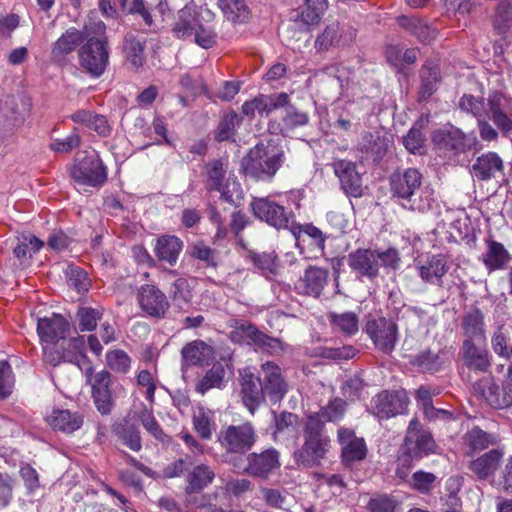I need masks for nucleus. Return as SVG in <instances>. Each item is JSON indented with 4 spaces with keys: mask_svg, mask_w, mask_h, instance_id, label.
<instances>
[{
    "mask_svg": "<svg viewBox=\"0 0 512 512\" xmlns=\"http://www.w3.org/2000/svg\"><path fill=\"white\" fill-rule=\"evenodd\" d=\"M79 368L84 371L86 382L91 387L97 410L103 415L109 414L114 406L111 374L107 370L94 372L88 360Z\"/></svg>",
    "mask_w": 512,
    "mask_h": 512,
    "instance_id": "6e6552de",
    "label": "nucleus"
},
{
    "mask_svg": "<svg viewBox=\"0 0 512 512\" xmlns=\"http://www.w3.org/2000/svg\"><path fill=\"white\" fill-rule=\"evenodd\" d=\"M348 265L361 277L369 279L377 277L380 267L377 250L357 249L348 255Z\"/></svg>",
    "mask_w": 512,
    "mask_h": 512,
    "instance_id": "4be33fe9",
    "label": "nucleus"
},
{
    "mask_svg": "<svg viewBox=\"0 0 512 512\" xmlns=\"http://www.w3.org/2000/svg\"><path fill=\"white\" fill-rule=\"evenodd\" d=\"M432 140L439 149L452 151L455 154L464 153L476 144V138L473 135H466L456 127L437 130Z\"/></svg>",
    "mask_w": 512,
    "mask_h": 512,
    "instance_id": "dca6fc26",
    "label": "nucleus"
},
{
    "mask_svg": "<svg viewBox=\"0 0 512 512\" xmlns=\"http://www.w3.org/2000/svg\"><path fill=\"white\" fill-rule=\"evenodd\" d=\"M140 308L149 316L154 318H163L169 302L166 295L154 285H143L137 295Z\"/></svg>",
    "mask_w": 512,
    "mask_h": 512,
    "instance_id": "a211bd4d",
    "label": "nucleus"
},
{
    "mask_svg": "<svg viewBox=\"0 0 512 512\" xmlns=\"http://www.w3.org/2000/svg\"><path fill=\"white\" fill-rule=\"evenodd\" d=\"M225 369L222 365H214L196 384L195 390L204 395L213 388L221 389L224 386Z\"/></svg>",
    "mask_w": 512,
    "mask_h": 512,
    "instance_id": "49530a36",
    "label": "nucleus"
},
{
    "mask_svg": "<svg viewBox=\"0 0 512 512\" xmlns=\"http://www.w3.org/2000/svg\"><path fill=\"white\" fill-rule=\"evenodd\" d=\"M329 442L323 429V421L318 416H308L304 429V444L294 453L296 463L306 468L319 465L327 452Z\"/></svg>",
    "mask_w": 512,
    "mask_h": 512,
    "instance_id": "39448f33",
    "label": "nucleus"
},
{
    "mask_svg": "<svg viewBox=\"0 0 512 512\" xmlns=\"http://www.w3.org/2000/svg\"><path fill=\"white\" fill-rule=\"evenodd\" d=\"M262 369L264 394H267L273 402L280 401L287 392V385L281 376L280 368L273 362H266L262 365Z\"/></svg>",
    "mask_w": 512,
    "mask_h": 512,
    "instance_id": "c756f323",
    "label": "nucleus"
},
{
    "mask_svg": "<svg viewBox=\"0 0 512 512\" xmlns=\"http://www.w3.org/2000/svg\"><path fill=\"white\" fill-rule=\"evenodd\" d=\"M250 258L254 265L262 271L266 277L278 274L279 265L276 255L273 252L251 253Z\"/></svg>",
    "mask_w": 512,
    "mask_h": 512,
    "instance_id": "4d7b16f0",
    "label": "nucleus"
},
{
    "mask_svg": "<svg viewBox=\"0 0 512 512\" xmlns=\"http://www.w3.org/2000/svg\"><path fill=\"white\" fill-rule=\"evenodd\" d=\"M215 359L214 347L203 340H194L181 349L182 369L208 366Z\"/></svg>",
    "mask_w": 512,
    "mask_h": 512,
    "instance_id": "6ab92c4d",
    "label": "nucleus"
},
{
    "mask_svg": "<svg viewBox=\"0 0 512 512\" xmlns=\"http://www.w3.org/2000/svg\"><path fill=\"white\" fill-rule=\"evenodd\" d=\"M346 411V402L342 399H334L330 401L325 407H323L319 412L311 414L310 416H318L321 421H323V426L325 422H335L343 418Z\"/></svg>",
    "mask_w": 512,
    "mask_h": 512,
    "instance_id": "5fc2aeb1",
    "label": "nucleus"
},
{
    "mask_svg": "<svg viewBox=\"0 0 512 512\" xmlns=\"http://www.w3.org/2000/svg\"><path fill=\"white\" fill-rule=\"evenodd\" d=\"M459 108L473 114L478 121L480 138L483 141H496L497 130L487 121H493L504 134L512 131V101L500 92L489 93L486 99L464 94L459 100Z\"/></svg>",
    "mask_w": 512,
    "mask_h": 512,
    "instance_id": "f03ea898",
    "label": "nucleus"
},
{
    "mask_svg": "<svg viewBox=\"0 0 512 512\" xmlns=\"http://www.w3.org/2000/svg\"><path fill=\"white\" fill-rule=\"evenodd\" d=\"M212 19L213 14L208 9L197 10L185 6L178 12L173 31L178 38L191 39L200 47L208 49L216 42Z\"/></svg>",
    "mask_w": 512,
    "mask_h": 512,
    "instance_id": "20e7f679",
    "label": "nucleus"
},
{
    "mask_svg": "<svg viewBox=\"0 0 512 512\" xmlns=\"http://www.w3.org/2000/svg\"><path fill=\"white\" fill-rule=\"evenodd\" d=\"M255 346L261 351L274 356L281 355L291 350L288 344L282 342L278 338L270 337L262 331H260Z\"/></svg>",
    "mask_w": 512,
    "mask_h": 512,
    "instance_id": "6e6d98bb",
    "label": "nucleus"
},
{
    "mask_svg": "<svg viewBox=\"0 0 512 512\" xmlns=\"http://www.w3.org/2000/svg\"><path fill=\"white\" fill-rule=\"evenodd\" d=\"M146 40L143 36L128 32L123 41V53L129 67L138 71L146 62L145 54Z\"/></svg>",
    "mask_w": 512,
    "mask_h": 512,
    "instance_id": "c85d7f7f",
    "label": "nucleus"
},
{
    "mask_svg": "<svg viewBox=\"0 0 512 512\" xmlns=\"http://www.w3.org/2000/svg\"><path fill=\"white\" fill-rule=\"evenodd\" d=\"M435 443L432 436L427 432L418 433L413 439H405L404 449L411 456L421 458L432 452Z\"/></svg>",
    "mask_w": 512,
    "mask_h": 512,
    "instance_id": "c03bdc74",
    "label": "nucleus"
},
{
    "mask_svg": "<svg viewBox=\"0 0 512 512\" xmlns=\"http://www.w3.org/2000/svg\"><path fill=\"white\" fill-rule=\"evenodd\" d=\"M275 430L273 433L275 441H285L297 437L298 416L290 412L274 414Z\"/></svg>",
    "mask_w": 512,
    "mask_h": 512,
    "instance_id": "a19ab883",
    "label": "nucleus"
},
{
    "mask_svg": "<svg viewBox=\"0 0 512 512\" xmlns=\"http://www.w3.org/2000/svg\"><path fill=\"white\" fill-rule=\"evenodd\" d=\"M225 17L233 22H244L248 19L249 9L246 0H218Z\"/></svg>",
    "mask_w": 512,
    "mask_h": 512,
    "instance_id": "3c124183",
    "label": "nucleus"
},
{
    "mask_svg": "<svg viewBox=\"0 0 512 512\" xmlns=\"http://www.w3.org/2000/svg\"><path fill=\"white\" fill-rule=\"evenodd\" d=\"M102 313L91 307H80L76 313V319L80 331H92L96 328Z\"/></svg>",
    "mask_w": 512,
    "mask_h": 512,
    "instance_id": "680f3d73",
    "label": "nucleus"
},
{
    "mask_svg": "<svg viewBox=\"0 0 512 512\" xmlns=\"http://www.w3.org/2000/svg\"><path fill=\"white\" fill-rule=\"evenodd\" d=\"M417 399L422 403L424 414L429 419L438 417L450 418L451 414L443 409H435L432 405V398L430 391L425 387H420L416 391Z\"/></svg>",
    "mask_w": 512,
    "mask_h": 512,
    "instance_id": "e2e57ef3",
    "label": "nucleus"
},
{
    "mask_svg": "<svg viewBox=\"0 0 512 512\" xmlns=\"http://www.w3.org/2000/svg\"><path fill=\"white\" fill-rule=\"evenodd\" d=\"M397 22L401 28L423 43H429L436 38L437 29L420 17L403 15L397 18Z\"/></svg>",
    "mask_w": 512,
    "mask_h": 512,
    "instance_id": "2f4dec72",
    "label": "nucleus"
},
{
    "mask_svg": "<svg viewBox=\"0 0 512 512\" xmlns=\"http://www.w3.org/2000/svg\"><path fill=\"white\" fill-rule=\"evenodd\" d=\"M71 119L75 123L95 131L101 137H107L111 133V126L106 117L90 110H78L71 115Z\"/></svg>",
    "mask_w": 512,
    "mask_h": 512,
    "instance_id": "e433bc0d",
    "label": "nucleus"
},
{
    "mask_svg": "<svg viewBox=\"0 0 512 512\" xmlns=\"http://www.w3.org/2000/svg\"><path fill=\"white\" fill-rule=\"evenodd\" d=\"M107 366L116 373L125 374L131 368V358L120 349H115L106 353Z\"/></svg>",
    "mask_w": 512,
    "mask_h": 512,
    "instance_id": "bf43d9fd",
    "label": "nucleus"
},
{
    "mask_svg": "<svg viewBox=\"0 0 512 512\" xmlns=\"http://www.w3.org/2000/svg\"><path fill=\"white\" fill-rule=\"evenodd\" d=\"M69 332V322L60 314L38 320L37 333L43 344L45 363L56 367L67 362L81 367L87 362L84 337L67 339Z\"/></svg>",
    "mask_w": 512,
    "mask_h": 512,
    "instance_id": "f257e3e1",
    "label": "nucleus"
},
{
    "mask_svg": "<svg viewBox=\"0 0 512 512\" xmlns=\"http://www.w3.org/2000/svg\"><path fill=\"white\" fill-rule=\"evenodd\" d=\"M461 326L464 340L485 343L486 331L484 315L478 308L470 310L463 316Z\"/></svg>",
    "mask_w": 512,
    "mask_h": 512,
    "instance_id": "473e14b6",
    "label": "nucleus"
},
{
    "mask_svg": "<svg viewBox=\"0 0 512 512\" xmlns=\"http://www.w3.org/2000/svg\"><path fill=\"white\" fill-rule=\"evenodd\" d=\"M260 330L253 324L237 321L230 332V339L236 344L255 345Z\"/></svg>",
    "mask_w": 512,
    "mask_h": 512,
    "instance_id": "de8ad7c7",
    "label": "nucleus"
},
{
    "mask_svg": "<svg viewBox=\"0 0 512 512\" xmlns=\"http://www.w3.org/2000/svg\"><path fill=\"white\" fill-rule=\"evenodd\" d=\"M333 169L347 195L361 196L362 181L354 163L347 160H337L333 163Z\"/></svg>",
    "mask_w": 512,
    "mask_h": 512,
    "instance_id": "393cba45",
    "label": "nucleus"
},
{
    "mask_svg": "<svg viewBox=\"0 0 512 512\" xmlns=\"http://www.w3.org/2000/svg\"><path fill=\"white\" fill-rule=\"evenodd\" d=\"M242 394L243 402L251 413L258 408L263 401L264 391L259 378L255 377L252 373L245 372L242 375Z\"/></svg>",
    "mask_w": 512,
    "mask_h": 512,
    "instance_id": "f704fd0d",
    "label": "nucleus"
},
{
    "mask_svg": "<svg viewBox=\"0 0 512 512\" xmlns=\"http://www.w3.org/2000/svg\"><path fill=\"white\" fill-rule=\"evenodd\" d=\"M396 501L387 495H377L368 502L370 512H394Z\"/></svg>",
    "mask_w": 512,
    "mask_h": 512,
    "instance_id": "774afa93",
    "label": "nucleus"
},
{
    "mask_svg": "<svg viewBox=\"0 0 512 512\" xmlns=\"http://www.w3.org/2000/svg\"><path fill=\"white\" fill-rule=\"evenodd\" d=\"M461 354L464 364L470 370L486 373L491 367L490 354L484 343L463 340Z\"/></svg>",
    "mask_w": 512,
    "mask_h": 512,
    "instance_id": "5701e85b",
    "label": "nucleus"
},
{
    "mask_svg": "<svg viewBox=\"0 0 512 512\" xmlns=\"http://www.w3.org/2000/svg\"><path fill=\"white\" fill-rule=\"evenodd\" d=\"M420 278L429 284L442 286V279L448 272L447 259L442 254L432 255L420 260L417 265Z\"/></svg>",
    "mask_w": 512,
    "mask_h": 512,
    "instance_id": "bb28decb",
    "label": "nucleus"
},
{
    "mask_svg": "<svg viewBox=\"0 0 512 512\" xmlns=\"http://www.w3.org/2000/svg\"><path fill=\"white\" fill-rule=\"evenodd\" d=\"M472 175L478 180L487 181L504 174V161L496 152L483 153L472 165Z\"/></svg>",
    "mask_w": 512,
    "mask_h": 512,
    "instance_id": "b1692460",
    "label": "nucleus"
},
{
    "mask_svg": "<svg viewBox=\"0 0 512 512\" xmlns=\"http://www.w3.org/2000/svg\"><path fill=\"white\" fill-rule=\"evenodd\" d=\"M338 440L342 445V457L346 463L360 461L366 457L367 448L363 438L355 436L354 431L348 428H339Z\"/></svg>",
    "mask_w": 512,
    "mask_h": 512,
    "instance_id": "cd10ccee",
    "label": "nucleus"
},
{
    "mask_svg": "<svg viewBox=\"0 0 512 512\" xmlns=\"http://www.w3.org/2000/svg\"><path fill=\"white\" fill-rule=\"evenodd\" d=\"M447 361L444 351L433 353L430 349H425L418 353L411 363L423 372L434 373L441 370Z\"/></svg>",
    "mask_w": 512,
    "mask_h": 512,
    "instance_id": "79ce46f5",
    "label": "nucleus"
},
{
    "mask_svg": "<svg viewBox=\"0 0 512 512\" xmlns=\"http://www.w3.org/2000/svg\"><path fill=\"white\" fill-rule=\"evenodd\" d=\"M328 271L323 268L310 266L304 276L299 279L296 288L303 294L319 297L327 284Z\"/></svg>",
    "mask_w": 512,
    "mask_h": 512,
    "instance_id": "7c9ffc66",
    "label": "nucleus"
},
{
    "mask_svg": "<svg viewBox=\"0 0 512 512\" xmlns=\"http://www.w3.org/2000/svg\"><path fill=\"white\" fill-rule=\"evenodd\" d=\"M496 437L478 427H474L464 435V442L469 447L468 454L482 451L496 444Z\"/></svg>",
    "mask_w": 512,
    "mask_h": 512,
    "instance_id": "a18cd8bd",
    "label": "nucleus"
},
{
    "mask_svg": "<svg viewBox=\"0 0 512 512\" xmlns=\"http://www.w3.org/2000/svg\"><path fill=\"white\" fill-rule=\"evenodd\" d=\"M246 460L247 466L243 472L252 477L266 479L280 467L279 452L274 448L260 453H250Z\"/></svg>",
    "mask_w": 512,
    "mask_h": 512,
    "instance_id": "f3484780",
    "label": "nucleus"
},
{
    "mask_svg": "<svg viewBox=\"0 0 512 512\" xmlns=\"http://www.w3.org/2000/svg\"><path fill=\"white\" fill-rule=\"evenodd\" d=\"M226 168L221 160H213L205 165L207 189L218 191L221 199L236 204L242 199V190L235 179L226 178Z\"/></svg>",
    "mask_w": 512,
    "mask_h": 512,
    "instance_id": "f8f14e48",
    "label": "nucleus"
},
{
    "mask_svg": "<svg viewBox=\"0 0 512 512\" xmlns=\"http://www.w3.org/2000/svg\"><path fill=\"white\" fill-rule=\"evenodd\" d=\"M164 473L169 478L185 474V491L189 495L199 493L215 478V472L210 466L204 463H197L190 455H185L168 465Z\"/></svg>",
    "mask_w": 512,
    "mask_h": 512,
    "instance_id": "0eeeda50",
    "label": "nucleus"
},
{
    "mask_svg": "<svg viewBox=\"0 0 512 512\" xmlns=\"http://www.w3.org/2000/svg\"><path fill=\"white\" fill-rule=\"evenodd\" d=\"M391 144V136L385 131L364 132L356 146L362 161L377 162L382 159Z\"/></svg>",
    "mask_w": 512,
    "mask_h": 512,
    "instance_id": "4468645a",
    "label": "nucleus"
},
{
    "mask_svg": "<svg viewBox=\"0 0 512 512\" xmlns=\"http://www.w3.org/2000/svg\"><path fill=\"white\" fill-rule=\"evenodd\" d=\"M473 388L492 408L505 409L512 405V391L501 389L490 378L480 379L474 383Z\"/></svg>",
    "mask_w": 512,
    "mask_h": 512,
    "instance_id": "aec40b11",
    "label": "nucleus"
},
{
    "mask_svg": "<svg viewBox=\"0 0 512 512\" xmlns=\"http://www.w3.org/2000/svg\"><path fill=\"white\" fill-rule=\"evenodd\" d=\"M289 103V96L286 93H278L273 95H260V115H269L276 109L285 108Z\"/></svg>",
    "mask_w": 512,
    "mask_h": 512,
    "instance_id": "052dcab7",
    "label": "nucleus"
},
{
    "mask_svg": "<svg viewBox=\"0 0 512 512\" xmlns=\"http://www.w3.org/2000/svg\"><path fill=\"white\" fill-rule=\"evenodd\" d=\"M250 207L257 219L277 230H291L294 224L293 212L270 197H255Z\"/></svg>",
    "mask_w": 512,
    "mask_h": 512,
    "instance_id": "9b49d317",
    "label": "nucleus"
},
{
    "mask_svg": "<svg viewBox=\"0 0 512 512\" xmlns=\"http://www.w3.org/2000/svg\"><path fill=\"white\" fill-rule=\"evenodd\" d=\"M365 331L376 346L383 353L390 354L398 341V327L392 319L378 317L369 319Z\"/></svg>",
    "mask_w": 512,
    "mask_h": 512,
    "instance_id": "ddd939ff",
    "label": "nucleus"
},
{
    "mask_svg": "<svg viewBox=\"0 0 512 512\" xmlns=\"http://www.w3.org/2000/svg\"><path fill=\"white\" fill-rule=\"evenodd\" d=\"M494 28L504 37L512 36V0H500L494 17Z\"/></svg>",
    "mask_w": 512,
    "mask_h": 512,
    "instance_id": "37998d69",
    "label": "nucleus"
},
{
    "mask_svg": "<svg viewBox=\"0 0 512 512\" xmlns=\"http://www.w3.org/2000/svg\"><path fill=\"white\" fill-rule=\"evenodd\" d=\"M47 422L53 429L70 434L82 426L83 417L79 413L69 410H54L47 417Z\"/></svg>",
    "mask_w": 512,
    "mask_h": 512,
    "instance_id": "c9c22d12",
    "label": "nucleus"
},
{
    "mask_svg": "<svg viewBox=\"0 0 512 512\" xmlns=\"http://www.w3.org/2000/svg\"><path fill=\"white\" fill-rule=\"evenodd\" d=\"M342 36L340 33V25L338 22H332L327 25L325 30L315 41V48L319 51L328 50L332 46L339 45Z\"/></svg>",
    "mask_w": 512,
    "mask_h": 512,
    "instance_id": "864d4df0",
    "label": "nucleus"
},
{
    "mask_svg": "<svg viewBox=\"0 0 512 512\" xmlns=\"http://www.w3.org/2000/svg\"><path fill=\"white\" fill-rule=\"evenodd\" d=\"M511 259V256L502 243L494 240L486 241V251L482 254V261L489 271L502 269Z\"/></svg>",
    "mask_w": 512,
    "mask_h": 512,
    "instance_id": "4c0bfd02",
    "label": "nucleus"
},
{
    "mask_svg": "<svg viewBox=\"0 0 512 512\" xmlns=\"http://www.w3.org/2000/svg\"><path fill=\"white\" fill-rule=\"evenodd\" d=\"M68 284L78 292L87 291L89 280L86 272L78 266H68L66 270Z\"/></svg>",
    "mask_w": 512,
    "mask_h": 512,
    "instance_id": "0e129e2a",
    "label": "nucleus"
},
{
    "mask_svg": "<svg viewBox=\"0 0 512 512\" xmlns=\"http://www.w3.org/2000/svg\"><path fill=\"white\" fill-rule=\"evenodd\" d=\"M422 175L415 168L395 171L390 177V188L393 197L400 200L401 205L411 211L425 212L432 206V198L421 189Z\"/></svg>",
    "mask_w": 512,
    "mask_h": 512,
    "instance_id": "7ed1b4c3",
    "label": "nucleus"
},
{
    "mask_svg": "<svg viewBox=\"0 0 512 512\" xmlns=\"http://www.w3.org/2000/svg\"><path fill=\"white\" fill-rule=\"evenodd\" d=\"M420 79L419 98L426 100L437 90L440 83L438 66L431 61L426 62L420 70Z\"/></svg>",
    "mask_w": 512,
    "mask_h": 512,
    "instance_id": "ea45409f",
    "label": "nucleus"
},
{
    "mask_svg": "<svg viewBox=\"0 0 512 512\" xmlns=\"http://www.w3.org/2000/svg\"><path fill=\"white\" fill-rule=\"evenodd\" d=\"M182 247V241L176 236H162L156 241V256L159 258V260L165 261L173 266L177 262Z\"/></svg>",
    "mask_w": 512,
    "mask_h": 512,
    "instance_id": "58836bf2",
    "label": "nucleus"
},
{
    "mask_svg": "<svg viewBox=\"0 0 512 512\" xmlns=\"http://www.w3.org/2000/svg\"><path fill=\"white\" fill-rule=\"evenodd\" d=\"M84 41L83 33L71 27L67 29L52 45L51 55L55 61H63Z\"/></svg>",
    "mask_w": 512,
    "mask_h": 512,
    "instance_id": "72a5a7b5",
    "label": "nucleus"
},
{
    "mask_svg": "<svg viewBox=\"0 0 512 512\" xmlns=\"http://www.w3.org/2000/svg\"><path fill=\"white\" fill-rule=\"evenodd\" d=\"M504 453L499 449H492L469 462L468 468L475 478L480 481L493 478L501 465Z\"/></svg>",
    "mask_w": 512,
    "mask_h": 512,
    "instance_id": "a878e982",
    "label": "nucleus"
},
{
    "mask_svg": "<svg viewBox=\"0 0 512 512\" xmlns=\"http://www.w3.org/2000/svg\"><path fill=\"white\" fill-rule=\"evenodd\" d=\"M72 177L79 184L97 186L105 182L107 173L99 156L92 153L73 167Z\"/></svg>",
    "mask_w": 512,
    "mask_h": 512,
    "instance_id": "2eb2a0df",
    "label": "nucleus"
},
{
    "mask_svg": "<svg viewBox=\"0 0 512 512\" xmlns=\"http://www.w3.org/2000/svg\"><path fill=\"white\" fill-rule=\"evenodd\" d=\"M109 46L106 37H91L78 51L79 64L93 77H100L109 65Z\"/></svg>",
    "mask_w": 512,
    "mask_h": 512,
    "instance_id": "9d476101",
    "label": "nucleus"
},
{
    "mask_svg": "<svg viewBox=\"0 0 512 512\" xmlns=\"http://www.w3.org/2000/svg\"><path fill=\"white\" fill-rule=\"evenodd\" d=\"M257 433L250 422L223 427L218 434V441L227 454L244 455L257 441Z\"/></svg>",
    "mask_w": 512,
    "mask_h": 512,
    "instance_id": "1a4fd4ad",
    "label": "nucleus"
},
{
    "mask_svg": "<svg viewBox=\"0 0 512 512\" xmlns=\"http://www.w3.org/2000/svg\"><path fill=\"white\" fill-rule=\"evenodd\" d=\"M139 419L143 425V427L157 440L164 442L166 435L161 429L160 425L156 421L155 417L153 416L152 412L148 410L147 408H144L140 414Z\"/></svg>",
    "mask_w": 512,
    "mask_h": 512,
    "instance_id": "338daca9",
    "label": "nucleus"
},
{
    "mask_svg": "<svg viewBox=\"0 0 512 512\" xmlns=\"http://www.w3.org/2000/svg\"><path fill=\"white\" fill-rule=\"evenodd\" d=\"M283 152L273 145L257 144L242 160L246 175L264 180L272 178L283 161Z\"/></svg>",
    "mask_w": 512,
    "mask_h": 512,
    "instance_id": "423d86ee",
    "label": "nucleus"
},
{
    "mask_svg": "<svg viewBox=\"0 0 512 512\" xmlns=\"http://www.w3.org/2000/svg\"><path fill=\"white\" fill-rule=\"evenodd\" d=\"M373 403L377 417L387 419L404 413L408 400L403 391L382 392L373 399Z\"/></svg>",
    "mask_w": 512,
    "mask_h": 512,
    "instance_id": "412c9836",
    "label": "nucleus"
},
{
    "mask_svg": "<svg viewBox=\"0 0 512 512\" xmlns=\"http://www.w3.org/2000/svg\"><path fill=\"white\" fill-rule=\"evenodd\" d=\"M326 9V0H305L301 7L300 18L303 23L314 25L319 22Z\"/></svg>",
    "mask_w": 512,
    "mask_h": 512,
    "instance_id": "603ef678",
    "label": "nucleus"
},
{
    "mask_svg": "<svg viewBox=\"0 0 512 512\" xmlns=\"http://www.w3.org/2000/svg\"><path fill=\"white\" fill-rule=\"evenodd\" d=\"M242 122V117L239 116L235 111H230L226 113L217 129L216 138L219 141H226L231 139L234 136L235 129Z\"/></svg>",
    "mask_w": 512,
    "mask_h": 512,
    "instance_id": "13d9d810",
    "label": "nucleus"
},
{
    "mask_svg": "<svg viewBox=\"0 0 512 512\" xmlns=\"http://www.w3.org/2000/svg\"><path fill=\"white\" fill-rule=\"evenodd\" d=\"M329 320L335 329L345 335L351 336L358 332L359 321L357 315L353 312H332L329 314Z\"/></svg>",
    "mask_w": 512,
    "mask_h": 512,
    "instance_id": "09e8293b",
    "label": "nucleus"
},
{
    "mask_svg": "<svg viewBox=\"0 0 512 512\" xmlns=\"http://www.w3.org/2000/svg\"><path fill=\"white\" fill-rule=\"evenodd\" d=\"M309 122V116L307 113L298 110L292 105H286L283 110L281 131L289 133L296 128L305 126Z\"/></svg>",
    "mask_w": 512,
    "mask_h": 512,
    "instance_id": "8fccbe9b",
    "label": "nucleus"
},
{
    "mask_svg": "<svg viewBox=\"0 0 512 512\" xmlns=\"http://www.w3.org/2000/svg\"><path fill=\"white\" fill-rule=\"evenodd\" d=\"M290 231L296 237V239H299L302 233L307 235L314 241L315 245L318 248L322 250L324 249L325 237L323 236V233L319 228L311 224H306L302 226L296 225L294 223Z\"/></svg>",
    "mask_w": 512,
    "mask_h": 512,
    "instance_id": "69168bd1",
    "label": "nucleus"
}]
</instances>
